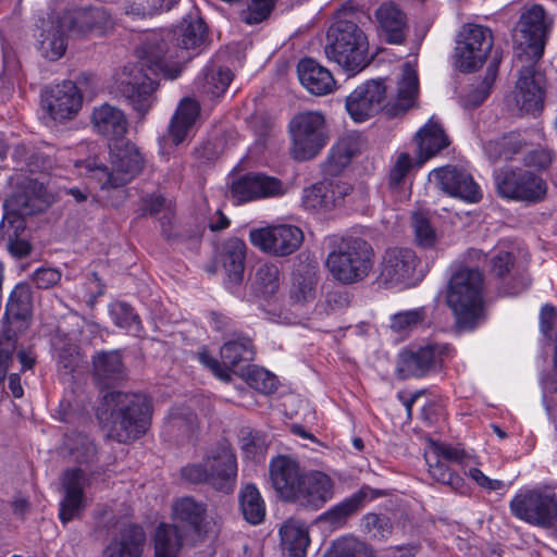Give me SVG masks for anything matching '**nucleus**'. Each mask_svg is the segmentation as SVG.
Wrapping results in <instances>:
<instances>
[{
	"instance_id": "obj_1",
	"label": "nucleus",
	"mask_w": 557,
	"mask_h": 557,
	"mask_svg": "<svg viewBox=\"0 0 557 557\" xmlns=\"http://www.w3.org/2000/svg\"><path fill=\"white\" fill-rule=\"evenodd\" d=\"M550 25L544 8L534 4L520 15L513 29V66L518 75L512 95L519 110L525 113L539 112L544 107L546 78L539 62Z\"/></svg>"
},
{
	"instance_id": "obj_2",
	"label": "nucleus",
	"mask_w": 557,
	"mask_h": 557,
	"mask_svg": "<svg viewBox=\"0 0 557 557\" xmlns=\"http://www.w3.org/2000/svg\"><path fill=\"white\" fill-rule=\"evenodd\" d=\"M162 47L158 40L144 44L139 50V61L127 64L116 74L115 91L136 112L138 119L144 120L153 107L159 87L158 78L175 79L181 69L175 64L170 66L159 52Z\"/></svg>"
},
{
	"instance_id": "obj_3",
	"label": "nucleus",
	"mask_w": 557,
	"mask_h": 557,
	"mask_svg": "<svg viewBox=\"0 0 557 557\" xmlns=\"http://www.w3.org/2000/svg\"><path fill=\"white\" fill-rule=\"evenodd\" d=\"M362 18H370L363 10L343 8L326 33V58L338 64L348 75L360 73L372 61L368 36L359 25Z\"/></svg>"
},
{
	"instance_id": "obj_4",
	"label": "nucleus",
	"mask_w": 557,
	"mask_h": 557,
	"mask_svg": "<svg viewBox=\"0 0 557 557\" xmlns=\"http://www.w3.org/2000/svg\"><path fill=\"white\" fill-rule=\"evenodd\" d=\"M103 400L110 410V438L119 443H128L147 432L152 417V401L147 395L109 392Z\"/></svg>"
},
{
	"instance_id": "obj_5",
	"label": "nucleus",
	"mask_w": 557,
	"mask_h": 557,
	"mask_svg": "<svg viewBox=\"0 0 557 557\" xmlns=\"http://www.w3.org/2000/svg\"><path fill=\"white\" fill-rule=\"evenodd\" d=\"M483 274L474 268H460L450 277L446 304L460 330H473L483 318Z\"/></svg>"
},
{
	"instance_id": "obj_6",
	"label": "nucleus",
	"mask_w": 557,
	"mask_h": 557,
	"mask_svg": "<svg viewBox=\"0 0 557 557\" xmlns=\"http://www.w3.org/2000/svg\"><path fill=\"white\" fill-rule=\"evenodd\" d=\"M374 257L370 243L361 237L348 236L342 238L329 252L325 264L334 280L350 285L369 276Z\"/></svg>"
},
{
	"instance_id": "obj_7",
	"label": "nucleus",
	"mask_w": 557,
	"mask_h": 557,
	"mask_svg": "<svg viewBox=\"0 0 557 557\" xmlns=\"http://www.w3.org/2000/svg\"><path fill=\"white\" fill-rule=\"evenodd\" d=\"M181 476L188 483H208L214 490L230 494L236 485V456L227 446L215 447L203 458L202 462L183 467Z\"/></svg>"
},
{
	"instance_id": "obj_8",
	"label": "nucleus",
	"mask_w": 557,
	"mask_h": 557,
	"mask_svg": "<svg viewBox=\"0 0 557 557\" xmlns=\"http://www.w3.org/2000/svg\"><path fill=\"white\" fill-rule=\"evenodd\" d=\"M110 163L109 170L104 165L88 169L101 183L102 189L120 188L129 184L139 175L145 166V159L135 144L129 140H117L109 144Z\"/></svg>"
},
{
	"instance_id": "obj_9",
	"label": "nucleus",
	"mask_w": 557,
	"mask_h": 557,
	"mask_svg": "<svg viewBox=\"0 0 557 557\" xmlns=\"http://www.w3.org/2000/svg\"><path fill=\"white\" fill-rule=\"evenodd\" d=\"M292 156L297 161L313 159L326 146L329 132L322 113L306 111L296 114L289 123Z\"/></svg>"
},
{
	"instance_id": "obj_10",
	"label": "nucleus",
	"mask_w": 557,
	"mask_h": 557,
	"mask_svg": "<svg viewBox=\"0 0 557 557\" xmlns=\"http://www.w3.org/2000/svg\"><path fill=\"white\" fill-rule=\"evenodd\" d=\"M509 509L531 525L550 528L557 522V495L549 487L522 490L510 500Z\"/></svg>"
},
{
	"instance_id": "obj_11",
	"label": "nucleus",
	"mask_w": 557,
	"mask_h": 557,
	"mask_svg": "<svg viewBox=\"0 0 557 557\" xmlns=\"http://www.w3.org/2000/svg\"><path fill=\"white\" fill-rule=\"evenodd\" d=\"M52 200V195L42 183L29 180L22 190L4 202L5 214L1 222V228L5 230L10 224L14 228L13 234L23 232L26 226L24 218L46 211Z\"/></svg>"
},
{
	"instance_id": "obj_12",
	"label": "nucleus",
	"mask_w": 557,
	"mask_h": 557,
	"mask_svg": "<svg viewBox=\"0 0 557 557\" xmlns=\"http://www.w3.org/2000/svg\"><path fill=\"white\" fill-rule=\"evenodd\" d=\"M166 38L175 40V45L171 48L164 37L153 34L147 38L144 44L158 40V45L162 47L159 52L161 58L165 59V62L170 66L175 64L182 70L181 61L186 60V57L181 55L184 50L196 49L203 44L206 38V24L199 17L188 16L183 18L181 24L173 30L166 33Z\"/></svg>"
},
{
	"instance_id": "obj_13",
	"label": "nucleus",
	"mask_w": 557,
	"mask_h": 557,
	"mask_svg": "<svg viewBox=\"0 0 557 557\" xmlns=\"http://www.w3.org/2000/svg\"><path fill=\"white\" fill-rule=\"evenodd\" d=\"M112 14L102 5L79 7L65 11L60 27L73 38L101 37L114 28Z\"/></svg>"
},
{
	"instance_id": "obj_14",
	"label": "nucleus",
	"mask_w": 557,
	"mask_h": 557,
	"mask_svg": "<svg viewBox=\"0 0 557 557\" xmlns=\"http://www.w3.org/2000/svg\"><path fill=\"white\" fill-rule=\"evenodd\" d=\"M461 37L456 47V65L462 72L475 71L483 65L492 50V32L485 26L469 24L465 26Z\"/></svg>"
},
{
	"instance_id": "obj_15",
	"label": "nucleus",
	"mask_w": 557,
	"mask_h": 557,
	"mask_svg": "<svg viewBox=\"0 0 557 557\" xmlns=\"http://www.w3.org/2000/svg\"><path fill=\"white\" fill-rule=\"evenodd\" d=\"M495 184L499 196L531 202L542 200L547 190L542 177L522 169L500 171L495 176Z\"/></svg>"
},
{
	"instance_id": "obj_16",
	"label": "nucleus",
	"mask_w": 557,
	"mask_h": 557,
	"mask_svg": "<svg viewBox=\"0 0 557 557\" xmlns=\"http://www.w3.org/2000/svg\"><path fill=\"white\" fill-rule=\"evenodd\" d=\"M251 244L261 251L276 257L294 253L304 242L302 231L295 225L281 224L252 230L249 233Z\"/></svg>"
},
{
	"instance_id": "obj_17",
	"label": "nucleus",
	"mask_w": 557,
	"mask_h": 557,
	"mask_svg": "<svg viewBox=\"0 0 557 557\" xmlns=\"http://www.w3.org/2000/svg\"><path fill=\"white\" fill-rule=\"evenodd\" d=\"M174 512L177 519L187 524L184 529L191 536V546L206 544L210 552L214 553L216 533L208 522H205V506L191 497H184L175 503Z\"/></svg>"
},
{
	"instance_id": "obj_18",
	"label": "nucleus",
	"mask_w": 557,
	"mask_h": 557,
	"mask_svg": "<svg viewBox=\"0 0 557 557\" xmlns=\"http://www.w3.org/2000/svg\"><path fill=\"white\" fill-rule=\"evenodd\" d=\"M386 86L382 79H371L358 86L346 99V110L356 122H363L384 108Z\"/></svg>"
},
{
	"instance_id": "obj_19",
	"label": "nucleus",
	"mask_w": 557,
	"mask_h": 557,
	"mask_svg": "<svg viewBox=\"0 0 557 557\" xmlns=\"http://www.w3.org/2000/svg\"><path fill=\"white\" fill-rule=\"evenodd\" d=\"M83 97L75 83L64 81L41 96L42 109L55 122L73 119L79 111Z\"/></svg>"
},
{
	"instance_id": "obj_20",
	"label": "nucleus",
	"mask_w": 557,
	"mask_h": 557,
	"mask_svg": "<svg viewBox=\"0 0 557 557\" xmlns=\"http://www.w3.org/2000/svg\"><path fill=\"white\" fill-rule=\"evenodd\" d=\"M430 180L445 194L467 202H478L482 198L479 185L463 169L451 165L438 168L430 173Z\"/></svg>"
},
{
	"instance_id": "obj_21",
	"label": "nucleus",
	"mask_w": 557,
	"mask_h": 557,
	"mask_svg": "<svg viewBox=\"0 0 557 557\" xmlns=\"http://www.w3.org/2000/svg\"><path fill=\"white\" fill-rule=\"evenodd\" d=\"M90 484L89 475L81 468L67 469L63 472L61 485L64 497L60 503L59 518L67 523L81 516L86 506L84 490Z\"/></svg>"
},
{
	"instance_id": "obj_22",
	"label": "nucleus",
	"mask_w": 557,
	"mask_h": 557,
	"mask_svg": "<svg viewBox=\"0 0 557 557\" xmlns=\"http://www.w3.org/2000/svg\"><path fill=\"white\" fill-rule=\"evenodd\" d=\"M418 258L409 248L394 247L385 251L379 281L385 287L406 285L413 276Z\"/></svg>"
},
{
	"instance_id": "obj_23",
	"label": "nucleus",
	"mask_w": 557,
	"mask_h": 557,
	"mask_svg": "<svg viewBox=\"0 0 557 557\" xmlns=\"http://www.w3.org/2000/svg\"><path fill=\"white\" fill-rule=\"evenodd\" d=\"M305 471L299 461L289 455H277L273 457L269 465L270 481L277 496L290 503L297 495V488L300 486Z\"/></svg>"
},
{
	"instance_id": "obj_24",
	"label": "nucleus",
	"mask_w": 557,
	"mask_h": 557,
	"mask_svg": "<svg viewBox=\"0 0 557 557\" xmlns=\"http://www.w3.org/2000/svg\"><path fill=\"white\" fill-rule=\"evenodd\" d=\"M299 485L297 495L292 498L290 503L308 509H320L334 495L332 479L321 471L305 472Z\"/></svg>"
},
{
	"instance_id": "obj_25",
	"label": "nucleus",
	"mask_w": 557,
	"mask_h": 557,
	"mask_svg": "<svg viewBox=\"0 0 557 557\" xmlns=\"http://www.w3.org/2000/svg\"><path fill=\"white\" fill-rule=\"evenodd\" d=\"M350 187L342 182H320L302 193V206L305 209L315 212H329L339 207Z\"/></svg>"
},
{
	"instance_id": "obj_26",
	"label": "nucleus",
	"mask_w": 557,
	"mask_h": 557,
	"mask_svg": "<svg viewBox=\"0 0 557 557\" xmlns=\"http://www.w3.org/2000/svg\"><path fill=\"white\" fill-rule=\"evenodd\" d=\"M200 117V104L191 98H184L172 115L168 131V139L175 146L189 141Z\"/></svg>"
},
{
	"instance_id": "obj_27",
	"label": "nucleus",
	"mask_w": 557,
	"mask_h": 557,
	"mask_svg": "<svg viewBox=\"0 0 557 557\" xmlns=\"http://www.w3.org/2000/svg\"><path fill=\"white\" fill-rule=\"evenodd\" d=\"M380 36L389 45H403L406 41L407 16L394 2L382 3L374 12Z\"/></svg>"
},
{
	"instance_id": "obj_28",
	"label": "nucleus",
	"mask_w": 557,
	"mask_h": 557,
	"mask_svg": "<svg viewBox=\"0 0 557 557\" xmlns=\"http://www.w3.org/2000/svg\"><path fill=\"white\" fill-rule=\"evenodd\" d=\"M297 74L301 85L312 95L324 96L336 88L331 71L313 59H301L297 65Z\"/></svg>"
},
{
	"instance_id": "obj_29",
	"label": "nucleus",
	"mask_w": 557,
	"mask_h": 557,
	"mask_svg": "<svg viewBox=\"0 0 557 557\" xmlns=\"http://www.w3.org/2000/svg\"><path fill=\"white\" fill-rule=\"evenodd\" d=\"M440 355L438 348L431 345L404 350L399 355L398 369L405 376H423L436 364H441Z\"/></svg>"
},
{
	"instance_id": "obj_30",
	"label": "nucleus",
	"mask_w": 557,
	"mask_h": 557,
	"mask_svg": "<svg viewBox=\"0 0 557 557\" xmlns=\"http://www.w3.org/2000/svg\"><path fill=\"white\" fill-rule=\"evenodd\" d=\"M92 124L96 131L107 137L110 143L125 140L128 123L121 109L108 103L95 108Z\"/></svg>"
},
{
	"instance_id": "obj_31",
	"label": "nucleus",
	"mask_w": 557,
	"mask_h": 557,
	"mask_svg": "<svg viewBox=\"0 0 557 557\" xmlns=\"http://www.w3.org/2000/svg\"><path fill=\"white\" fill-rule=\"evenodd\" d=\"M146 534L141 527L129 524L113 537L103 552V557H141Z\"/></svg>"
},
{
	"instance_id": "obj_32",
	"label": "nucleus",
	"mask_w": 557,
	"mask_h": 557,
	"mask_svg": "<svg viewBox=\"0 0 557 557\" xmlns=\"http://www.w3.org/2000/svg\"><path fill=\"white\" fill-rule=\"evenodd\" d=\"M417 144L418 164L422 165L425 161L437 154L450 144L445 131L433 119L421 127L414 136Z\"/></svg>"
},
{
	"instance_id": "obj_33",
	"label": "nucleus",
	"mask_w": 557,
	"mask_h": 557,
	"mask_svg": "<svg viewBox=\"0 0 557 557\" xmlns=\"http://www.w3.org/2000/svg\"><path fill=\"white\" fill-rule=\"evenodd\" d=\"M419 92V81L414 69L406 63L401 79L398 82L397 96L385 107L389 115L396 116L406 113L416 103Z\"/></svg>"
},
{
	"instance_id": "obj_34",
	"label": "nucleus",
	"mask_w": 557,
	"mask_h": 557,
	"mask_svg": "<svg viewBox=\"0 0 557 557\" xmlns=\"http://www.w3.org/2000/svg\"><path fill=\"white\" fill-rule=\"evenodd\" d=\"M184 545H191V536L174 524L161 523L156 532L154 557H177Z\"/></svg>"
},
{
	"instance_id": "obj_35",
	"label": "nucleus",
	"mask_w": 557,
	"mask_h": 557,
	"mask_svg": "<svg viewBox=\"0 0 557 557\" xmlns=\"http://www.w3.org/2000/svg\"><path fill=\"white\" fill-rule=\"evenodd\" d=\"M246 244L238 237L225 240L221 250V261L230 283L242 282L245 270Z\"/></svg>"
},
{
	"instance_id": "obj_36",
	"label": "nucleus",
	"mask_w": 557,
	"mask_h": 557,
	"mask_svg": "<svg viewBox=\"0 0 557 557\" xmlns=\"http://www.w3.org/2000/svg\"><path fill=\"white\" fill-rule=\"evenodd\" d=\"M92 364L95 377L104 386L124 377V364L119 350L98 352L92 358Z\"/></svg>"
},
{
	"instance_id": "obj_37",
	"label": "nucleus",
	"mask_w": 557,
	"mask_h": 557,
	"mask_svg": "<svg viewBox=\"0 0 557 557\" xmlns=\"http://www.w3.org/2000/svg\"><path fill=\"white\" fill-rule=\"evenodd\" d=\"M281 545L289 557H306L310 539L308 528L298 520H287L280 529Z\"/></svg>"
},
{
	"instance_id": "obj_38",
	"label": "nucleus",
	"mask_w": 557,
	"mask_h": 557,
	"mask_svg": "<svg viewBox=\"0 0 557 557\" xmlns=\"http://www.w3.org/2000/svg\"><path fill=\"white\" fill-rule=\"evenodd\" d=\"M33 294L28 285L17 284L11 292L4 312V320L13 325L32 317Z\"/></svg>"
},
{
	"instance_id": "obj_39",
	"label": "nucleus",
	"mask_w": 557,
	"mask_h": 557,
	"mask_svg": "<svg viewBox=\"0 0 557 557\" xmlns=\"http://www.w3.org/2000/svg\"><path fill=\"white\" fill-rule=\"evenodd\" d=\"M362 139L357 134L341 137L331 148L327 163L331 172H338L349 164L351 159L361 151Z\"/></svg>"
},
{
	"instance_id": "obj_40",
	"label": "nucleus",
	"mask_w": 557,
	"mask_h": 557,
	"mask_svg": "<svg viewBox=\"0 0 557 557\" xmlns=\"http://www.w3.org/2000/svg\"><path fill=\"white\" fill-rule=\"evenodd\" d=\"M233 79V73L227 67L209 65L202 76L197 79V88L211 98L222 96Z\"/></svg>"
},
{
	"instance_id": "obj_41",
	"label": "nucleus",
	"mask_w": 557,
	"mask_h": 557,
	"mask_svg": "<svg viewBox=\"0 0 557 557\" xmlns=\"http://www.w3.org/2000/svg\"><path fill=\"white\" fill-rule=\"evenodd\" d=\"M238 497L239 508L245 520L253 525L260 524L265 517V504L256 485H245Z\"/></svg>"
},
{
	"instance_id": "obj_42",
	"label": "nucleus",
	"mask_w": 557,
	"mask_h": 557,
	"mask_svg": "<svg viewBox=\"0 0 557 557\" xmlns=\"http://www.w3.org/2000/svg\"><path fill=\"white\" fill-rule=\"evenodd\" d=\"M317 282L315 272L311 268L304 267L297 269L293 273V282L289 292L292 300L295 304L312 301L315 297Z\"/></svg>"
},
{
	"instance_id": "obj_43",
	"label": "nucleus",
	"mask_w": 557,
	"mask_h": 557,
	"mask_svg": "<svg viewBox=\"0 0 557 557\" xmlns=\"http://www.w3.org/2000/svg\"><path fill=\"white\" fill-rule=\"evenodd\" d=\"M281 284V274L277 265L273 263H261L257 267L252 277V286L257 294L263 298L276 294Z\"/></svg>"
},
{
	"instance_id": "obj_44",
	"label": "nucleus",
	"mask_w": 557,
	"mask_h": 557,
	"mask_svg": "<svg viewBox=\"0 0 557 557\" xmlns=\"http://www.w3.org/2000/svg\"><path fill=\"white\" fill-rule=\"evenodd\" d=\"M220 355L222 364L230 372V369L236 367L240 361L252 360L255 352L251 341L247 337H239L226 342L221 347Z\"/></svg>"
},
{
	"instance_id": "obj_45",
	"label": "nucleus",
	"mask_w": 557,
	"mask_h": 557,
	"mask_svg": "<svg viewBox=\"0 0 557 557\" xmlns=\"http://www.w3.org/2000/svg\"><path fill=\"white\" fill-rule=\"evenodd\" d=\"M524 145L521 135L510 133L497 140H490L484 145V150L493 161L499 159L510 160L516 153L520 152Z\"/></svg>"
},
{
	"instance_id": "obj_46",
	"label": "nucleus",
	"mask_w": 557,
	"mask_h": 557,
	"mask_svg": "<svg viewBox=\"0 0 557 557\" xmlns=\"http://www.w3.org/2000/svg\"><path fill=\"white\" fill-rule=\"evenodd\" d=\"M324 557H374V553L357 537L343 536L333 542Z\"/></svg>"
},
{
	"instance_id": "obj_47",
	"label": "nucleus",
	"mask_w": 557,
	"mask_h": 557,
	"mask_svg": "<svg viewBox=\"0 0 557 557\" xmlns=\"http://www.w3.org/2000/svg\"><path fill=\"white\" fill-rule=\"evenodd\" d=\"M429 320L426 307L397 312L391 317L389 327L396 333H407L425 325Z\"/></svg>"
},
{
	"instance_id": "obj_48",
	"label": "nucleus",
	"mask_w": 557,
	"mask_h": 557,
	"mask_svg": "<svg viewBox=\"0 0 557 557\" xmlns=\"http://www.w3.org/2000/svg\"><path fill=\"white\" fill-rule=\"evenodd\" d=\"M65 446L74 461L78 463H90L97 456L95 443L83 433H72L66 436Z\"/></svg>"
},
{
	"instance_id": "obj_49",
	"label": "nucleus",
	"mask_w": 557,
	"mask_h": 557,
	"mask_svg": "<svg viewBox=\"0 0 557 557\" xmlns=\"http://www.w3.org/2000/svg\"><path fill=\"white\" fill-rule=\"evenodd\" d=\"M109 312L116 326L134 335H137L141 331L140 319L131 305L124 301L112 302L109 306Z\"/></svg>"
},
{
	"instance_id": "obj_50",
	"label": "nucleus",
	"mask_w": 557,
	"mask_h": 557,
	"mask_svg": "<svg viewBox=\"0 0 557 557\" xmlns=\"http://www.w3.org/2000/svg\"><path fill=\"white\" fill-rule=\"evenodd\" d=\"M426 463L429 466V473L440 483L449 485L454 490H458L463 485V480L454 470L449 468L446 461L433 453L432 456H426Z\"/></svg>"
},
{
	"instance_id": "obj_51",
	"label": "nucleus",
	"mask_w": 557,
	"mask_h": 557,
	"mask_svg": "<svg viewBox=\"0 0 557 557\" xmlns=\"http://www.w3.org/2000/svg\"><path fill=\"white\" fill-rule=\"evenodd\" d=\"M358 511L357 502L348 497L323 512L318 520L327 523L333 529H337L343 527Z\"/></svg>"
},
{
	"instance_id": "obj_52",
	"label": "nucleus",
	"mask_w": 557,
	"mask_h": 557,
	"mask_svg": "<svg viewBox=\"0 0 557 557\" xmlns=\"http://www.w3.org/2000/svg\"><path fill=\"white\" fill-rule=\"evenodd\" d=\"M138 210L140 216H157L160 213H163L161 219L162 226H164L165 221H170L171 216L173 215L171 203L168 202L166 199L160 194H149L141 197Z\"/></svg>"
},
{
	"instance_id": "obj_53",
	"label": "nucleus",
	"mask_w": 557,
	"mask_h": 557,
	"mask_svg": "<svg viewBox=\"0 0 557 557\" xmlns=\"http://www.w3.org/2000/svg\"><path fill=\"white\" fill-rule=\"evenodd\" d=\"M363 530L373 539L386 540L393 533V523L384 513L369 512L362 518Z\"/></svg>"
},
{
	"instance_id": "obj_54",
	"label": "nucleus",
	"mask_w": 557,
	"mask_h": 557,
	"mask_svg": "<svg viewBox=\"0 0 557 557\" xmlns=\"http://www.w3.org/2000/svg\"><path fill=\"white\" fill-rule=\"evenodd\" d=\"M276 0H251L248 7L239 12V20L247 25L263 22L274 9Z\"/></svg>"
},
{
	"instance_id": "obj_55",
	"label": "nucleus",
	"mask_w": 557,
	"mask_h": 557,
	"mask_svg": "<svg viewBox=\"0 0 557 557\" xmlns=\"http://www.w3.org/2000/svg\"><path fill=\"white\" fill-rule=\"evenodd\" d=\"M178 0H126V13L137 16L152 15L170 10Z\"/></svg>"
},
{
	"instance_id": "obj_56",
	"label": "nucleus",
	"mask_w": 557,
	"mask_h": 557,
	"mask_svg": "<svg viewBox=\"0 0 557 557\" xmlns=\"http://www.w3.org/2000/svg\"><path fill=\"white\" fill-rule=\"evenodd\" d=\"M233 199L243 203L258 199L256 173H248L234 181L231 187Z\"/></svg>"
},
{
	"instance_id": "obj_57",
	"label": "nucleus",
	"mask_w": 557,
	"mask_h": 557,
	"mask_svg": "<svg viewBox=\"0 0 557 557\" xmlns=\"http://www.w3.org/2000/svg\"><path fill=\"white\" fill-rule=\"evenodd\" d=\"M16 348L15 333L5 327L0 335V385L4 382Z\"/></svg>"
},
{
	"instance_id": "obj_58",
	"label": "nucleus",
	"mask_w": 557,
	"mask_h": 557,
	"mask_svg": "<svg viewBox=\"0 0 557 557\" xmlns=\"http://www.w3.org/2000/svg\"><path fill=\"white\" fill-rule=\"evenodd\" d=\"M412 227L416 234V240L419 246L431 248L436 243V233L430 223V220L421 212L412 215Z\"/></svg>"
},
{
	"instance_id": "obj_59",
	"label": "nucleus",
	"mask_w": 557,
	"mask_h": 557,
	"mask_svg": "<svg viewBox=\"0 0 557 557\" xmlns=\"http://www.w3.org/2000/svg\"><path fill=\"white\" fill-rule=\"evenodd\" d=\"M247 383L249 386L264 394L272 393L276 389V377L269 371L251 367L247 371Z\"/></svg>"
},
{
	"instance_id": "obj_60",
	"label": "nucleus",
	"mask_w": 557,
	"mask_h": 557,
	"mask_svg": "<svg viewBox=\"0 0 557 557\" xmlns=\"http://www.w3.org/2000/svg\"><path fill=\"white\" fill-rule=\"evenodd\" d=\"M258 199L281 197L287 193V186L277 177L256 173Z\"/></svg>"
},
{
	"instance_id": "obj_61",
	"label": "nucleus",
	"mask_w": 557,
	"mask_h": 557,
	"mask_svg": "<svg viewBox=\"0 0 557 557\" xmlns=\"http://www.w3.org/2000/svg\"><path fill=\"white\" fill-rule=\"evenodd\" d=\"M412 165L413 162L410 154L407 152L400 153L389 170L388 187L393 190L401 187Z\"/></svg>"
},
{
	"instance_id": "obj_62",
	"label": "nucleus",
	"mask_w": 557,
	"mask_h": 557,
	"mask_svg": "<svg viewBox=\"0 0 557 557\" xmlns=\"http://www.w3.org/2000/svg\"><path fill=\"white\" fill-rule=\"evenodd\" d=\"M66 30L61 29L60 22L58 23L57 30L48 37L42 45L45 46L46 55L51 60L60 59L66 50V38L64 36Z\"/></svg>"
},
{
	"instance_id": "obj_63",
	"label": "nucleus",
	"mask_w": 557,
	"mask_h": 557,
	"mask_svg": "<svg viewBox=\"0 0 557 557\" xmlns=\"http://www.w3.org/2000/svg\"><path fill=\"white\" fill-rule=\"evenodd\" d=\"M13 227L10 224L7 225L5 230H2L3 235L8 236V250L15 258H25L32 251V245L22 238H18L22 232H18L16 235L13 234Z\"/></svg>"
},
{
	"instance_id": "obj_64",
	"label": "nucleus",
	"mask_w": 557,
	"mask_h": 557,
	"mask_svg": "<svg viewBox=\"0 0 557 557\" xmlns=\"http://www.w3.org/2000/svg\"><path fill=\"white\" fill-rule=\"evenodd\" d=\"M434 453L444 461L456 462L462 467L468 466L470 456L462 448L453 447L450 445L441 444L435 447Z\"/></svg>"
}]
</instances>
